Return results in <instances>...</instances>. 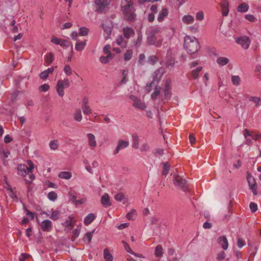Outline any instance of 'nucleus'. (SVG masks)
<instances>
[{
	"label": "nucleus",
	"instance_id": "7c9ffc66",
	"mask_svg": "<svg viewBox=\"0 0 261 261\" xmlns=\"http://www.w3.org/2000/svg\"><path fill=\"white\" fill-rule=\"evenodd\" d=\"M170 90L171 87L170 86V83L166 82L164 90V95L165 99H168L169 97Z\"/></svg>",
	"mask_w": 261,
	"mask_h": 261
},
{
	"label": "nucleus",
	"instance_id": "09e8293b",
	"mask_svg": "<svg viewBox=\"0 0 261 261\" xmlns=\"http://www.w3.org/2000/svg\"><path fill=\"white\" fill-rule=\"evenodd\" d=\"M157 61V57L156 56H150L148 59V62L151 64H154Z\"/></svg>",
	"mask_w": 261,
	"mask_h": 261
},
{
	"label": "nucleus",
	"instance_id": "f03ea898",
	"mask_svg": "<svg viewBox=\"0 0 261 261\" xmlns=\"http://www.w3.org/2000/svg\"><path fill=\"white\" fill-rule=\"evenodd\" d=\"M184 46L187 53L191 55L197 53L200 48L198 40L194 37L188 35H186L185 37Z\"/></svg>",
	"mask_w": 261,
	"mask_h": 261
},
{
	"label": "nucleus",
	"instance_id": "ea45409f",
	"mask_svg": "<svg viewBox=\"0 0 261 261\" xmlns=\"http://www.w3.org/2000/svg\"><path fill=\"white\" fill-rule=\"evenodd\" d=\"M82 109L84 115H88L92 113V109L90 108L89 105L84 106L82 107Z\"/></svg>",
	"mask_w": 261,
	"mask_h": 261
},
{
	"label": "nucleus",
	"instance_id": "5701e85b",
	"mask_svg": "<svg viewBox=\"0 0 261 261\" xmlns=\"http://www.w3.org/2000/svg\"><path fill=\"white\" fill-rule=\"evenodd\" d=\"M133 105L134 107L140 109L142 110H145L146 108L145 104L140 99H138L135 102H134Z\"/></svg>",
	"mask_w": 261,
	"mask_h": 261
},
{
	"label": "nucleus",
	"instance_id": "4c0bfd02",
	"mask_svg": "<svg viewBox=\"0 0 261 261\" xmlns=\"http://www.w3.org/2000/svg\"><path fill=\"white\" fill-rule=\"evenodd\" d=\"M231 81L235 86H239L240 84L241 79L238 75H232L231 76Z\"/></svg>",
	"mask_w": 261,
	"mask_h": 261
},
{
	"label": "nucleus",
	"instance_id": "0e129e2a",
	"mask_svg": "<svg viewBox=\"0 0 261 261\" xmlns=\"http://www.w3.org/2000/svg\"><path fill=\"white\" fill-rule=\"evenodd\" d=\"M225 257V253L224 252L222 251L218 254L217 259L219 261H221L224 259Z\"/></svg>",
	"mask_w": 261,
	"mask_h": 261
},
{
	"label": "nucleus",
	"instance_id": "c9c22d12",
	"mask_svg": "<svg viewBox=\"0 0 261 261\" xmlns=\"http://www.w3.org/2000/svg\"><path fill=\"white\" fill-rule=\"evenodd\" d=\"M170 165L168 164V162H165L163 163V170L162 172V174L163 175L166 176L168 173L169 171L170 170Z\"/></svg>",
	"mask_w": 261,
	"mask_h": 261
},
{
	"label": "nucleus",
	"instance_id": "c756f323",
	"mask_svg": "<svg viewBox=\"0 0 261 261\" xmlns=\"http://www.w3.org/2000/svg\"><path fill=\"white\" fill-rule=\"evenodd\" d=\"M249 6L245 3H242L238 8V11L240 12H246L248 10Z\"/></svg>",
	"mask_w": 261,
	"mask_h": 261
},
{
	"label": "nucleus",
	"instance_id": "69168bd1",
	"mask_svg": "<svg viewBox=\"0 0 261 261\" xmlns=\"http://www.w3.org/2000/svg\"><path fill=\"white\" fill-rule=\"evenodd\" d=\"M61 40V39L58 38H57L56 37L54 36V37H52V39L51 40V42H53V43L55 44L60 45Z\"/></svg>",
	"mask_w": 261,
	"mask_h": 261
},
{
	"label": "nucleus",
	"instance_id": "b1692460",
	"mask_svg": "<svg viewBox=\"0 0 261 261\" xmlns=\"http://www.w3.org/2000/svg\"><path fill=\"white\" fill-rule=\"evenodd\" d=\"M59 146V143L58 140H51L49 143V147L51 150H56Z\"/></svg>",
	"mask_w": 261,
	"mask_h": 261
},
{
	"label": "nucleus",
	"instance_id": "dca6fc26",
	"mask_svg": "<svg viewBox=\"0 0 261 261\" xmlns=\"http://www.w3.org/2000/svg\"><path fill=\"white\" fill-rule=\"evenodd\" d=\"M218 243L220 244L222 248L226 250L228 246L227 239L226 237L222 236L218 239Z\"/></svg>",
	"mask_w": 261,
	"mask_h": 261
},
{
	"label": "nucleus",
	"instance_id": "e433bc0d",
	"mask_svg": "<svg viewBox=\"0 0 261 261\" xmlns=\"http://www.w3.org/2000/svg\"><path fill=\"white\" fill-rule=\"evenodd\" d=\"M54 59V55L52 52H50L46 56H45V61L46 63L50 64L52 63Z\"/></svg>",
	"mask_w": 261,
	"mask_h": 261
},
{
	"label": "nucleus",
	"instance_id": "2f4dec72",
	"mask_svg": "<svg viewBox=\"0 0 261 261\" xmlns=\"http://www.w3.org/2000/svg\"><path fill=\"white\" fill-rule=\"evenodd\" d=\"M154 254L156 257H161L163 255V248L161 245H158L155 249Z\"/></svg>",
	"mask_w": 261,
	"mask_h": 261
},
{
	"label": "nucleus",
	"instance_id": "0eeeda50",
	"mask_svg": "<svg viewBox=\"0 0 261 261\" xmlns=\"http://www.w3.org/2000/svg\"><path fill=\"white\" fill-rule=\"evenodd\" d=\"M95 10L98 13H101L103 12L107 7L109 5V2L108 0H95Z\"/></svg>",
	"mask_w": 261,
	"mask_h": 261
},
{
	"label": "nucleus",
	"instance_id": "bf43d9fd",
	"mask_svg": "<svg viewBox=\"0 0 261 261\" xmlns=\"http://www.w3.org/2000/svg\"><path fill=\"white\" fill-rule=\"evenodd\" d=\"M64 71L67 75H70L71 74V69L69 65H66L64 68Z\"/></svg>",
	"mask_w": 261,
	"mask_h": 261
},
{
	"label": "nucleus",
	"instance_id": "72a5a7b5",
	"mask_svg": "<svg viewBox=\"0 0 261 261\" xmlns=\"http://www.w3.org/2000/svg\"><path fill=\"white\" fill-rule=\"evenodd\" d=\"M202 69V67L199 66L196 69L192 71L191 74L194 79H196L198 77L199 73L201 71Z\"/></svg>",
	"mask_w": 261,
	"mask_h": 261
},
{
	"label": "nucleus",
	"instance_id": "3c124183",
	"mask_svg": "<svg viewBox=\"0 0 261 261\" xmlns=\"http://www.w3.org/2000/svg\"><path fill=\"white\" fill-rule=\"evenodd\" d=\"M174 64H175L174 59L172 57L169 58L166 61V65L168 67H169V66L172 67L174 66Z\"/></svg>",
	"mask_w": 261,
	"mask_h": 261
},
{
	"label": "nucleus",
	"instance_id": "7ed1b4c3",
	"mask_svg": "<svg viewBox=\"0 0 261 261\" xmlns=\"http://www.w3.org/2000/svg\"><path fill=\"white\" fill-rule=\"evenodd\" d=\"M159 30L158 28L152 27L148 29L147 32L146 42L149 45H153L156 47L161 46L162 41H158L156 35L159 33Z\"/></svg>",
	"mask_w": 261,
	"mask_h": 261
},
{
	"label": "nucleus",
	"instance_id": "cd10ccee",
	"mask_svg": "<svg viewBox=\"0 0 261 261\" xmlns=\"http://www.w3.org/2000/svg\"><path fill=\"white\" fill-rule=\"evenodd\" d=\"M229 62V59L225 57H219L217 59V63L221 66H224L228 64Z\"/></svg>",
	"mask_w": 261,
	"mask_h": 261
},
{
	"label": "nucleus",
	"instance_id": "39448f33",
	"mask_svg": "<svg viewBox=\"0 0 261 261\" xmlns=\"http://www.w3.org/2000/svg\"><path fill=\"white\" fill-rule=\"evenodd\" d=\"M70 86L69 80L64 79L63 80H59L57 84L56 90L58 95L62 97L64 95V89L67 88Z\"/></svg>",
	"mask_w": 261,
	"mask_h": 261
},
{
	"label": "nucleus",
	"instance_id": "2eb2a0df",
	"mask_svg": "<svg viewBox=\"0 0 261 261\" xmlns=\"http://www.w3.org/2000/svg\"><path fill=\"white\" fill-rule=\"evenodd\" d=\"M123 33L125 38L128 39L131 36L135 34L134 30L130 27H125L123 29Z\"/></svg>",
	"mask_w": 261,
	"mask_h": 261
},
{
	"label": "nucleus",
	"instance_id": "6ab92c4d",
	"mask_svg": "<svg viewBox=\"0 0 261 261\" xmlns=\"http://www.w3.org/2000/svg\"><path fill=\"white\" fill-rule=\"evenodd\" d=\"M168 11L167 8H163L162 11L159 13L158 17V21L159 22L162 21L164 18L168 15Z\"/></svg>",
	"mask_w": 261,
	"mask_h": 261
},
{
	"label": "nucleus",
	"instance_id": "f8f14e48",
	"mask_svg": "<svg viewBox=\"0 0 261 261\" xmlns=\"http://www.w3.org/2000/svg\"><path fill=\"white\" fill-rule=\"evenodd\" d=\"M248 182L250 189L252 190V193L254 195L257 194L256 185L254 179L252 177H248L247 178Z\"/></svg>",
	"mask_w": 261,
	"mask_h": 261
},
{
	"label": "nucleus",
	"instance_id": "393cba45",
	"mask_svg": "<svg viewBox=\"0 0 261 261\" xmlns=\"http://www.w3.org/2000/svg\"><path fill=\"white\" fill-rule=\"evenodd\" d=\"M58 176L61 178L69 179L71 177L72 174L69 171H62L59 174Z\"/></svg>",
	"mask_w": 261,
	"mask_h": 261
},
{
	"label": "nucleus",
	"instance_id": "13d9d810",
	"mask_svg": "<svg viewBox=\"0 0 261 261\" xmlns=\"http://www.w3.org/2000/svg\"><path fill=\"white\" fill-rule=\"evenodd\" d=\"M249 207L250 208L251 211L252 213L255 212L257 210V205L256 203L254 202H251L249 204Z\"/></svg>",
	"mask_w": 261,
	"mask_h": 261
},
{
	"label": "nucleus",
	"instance_id": "c85d7f7f",
	"mask_svg": "<svg viewBox=\"0 0 261 261\" xmlns=\"http://www.w3.org/2000/svg\"><path fill=\"white\" fill-rule=\"evenodd\" d=\"M133 147L135 149H138L139 144V137L137 135H133Z\"/></svg>",
	"mask_w": 261,
	"mask_h": 261
},
{
	"label": "nucleus",
	"instance_id": "e2e57ef3",
	"mask_svg": "<svg viewBox=\"0 0 261 261\" xmlns=\"http://www.w3.org/2000/svg\"><path fill=\"white\" fill-rule=\"evenodd\" d=\"M245 245V242L241 238H238L237 245L239 248H242Z\"/></svg>",
	"mask_w": 261,
	"mask_h": 261
},
{
	"label": "nucleus",
	"instance_id": "ddd939ff",
	"mask_svg": "<svg viewBox=\"0 0 261 261\" xmlns=\"http://www.w3.org/2000/svg\"><path fill=\"white\" fill-rule=\"evenodd\" d=\"M221 7L222 9V15L224 16H227L229 13V3L227 0H222Z\"/></svg>",
	"mask_w": 261,
	"mask_h": 261
},
{
	"label": "nucleus",
	"instance_id": "f3484780",
	"mask_svg": "<svg viewBox=\"0 0 261 261\" xmlns=\"http://www.w3.org/2000/svg\"><path fill=\"white\" fill-rule=\"evenodd\" d=\"M102 28L103 29L105 34L104 37L106 39H108L109 38L111 34L112 28L110 25H105L104 24H102Z\"/></svg>",
	"mask_w": 261,
	"mask_h": 261
},
{
	"label": "nucleus",
	"instance_id": "de8ad7c7",
	"mask_svg": "<svg viewBox=\"0 0 261 261\" xmlns=\"http://www.w3.org/2000/svg\"><path fill=\"white\" fill-rule=\"evenodd\" d=\"M89 32V29L86 27H82L80 29V32L79 33L80 36H86Z\"/></svg>",
	"mask_w": 261,
	"mask_h": 261
},
{
	"label": "nucleus",
	"instance_id": "a18cd8bd",
	"mask_svg": "<svg viewBox=\"0 0 261 261\" xmlns=\"http://www.w3.org/2000/svg\"><path fill=\"white\" fill-rule=\"evenodd\" d=\"M122 243L123 244L125 249L127 252L130 253L134 255H137V253H135L133 251L132 249L130 248L128 244H127L124 241H123Z\"/></svg>",
	"mask_w": 261,
	"mask_h": 261
},
{
	"label": "nucleus",
	"instance_id": "20e7f679",
	"mask_svg": "<svg viewBox=\"0 0 261 261\" xmlns=\"http://www.w3.org/2000/svg\"><path fill=\"white\" fill-rule=\"evenodd\" d=\"M27 163L28 167L25 164H19L17 167V174L21 176H25L28 173H32V170L34 168V164L31 160H28Z\"/></svg>",
	"mask_w": 261,
	"mask_h": 261
},
{
	"label": "nucleus",
	"instance_id": "4d7b16f0",
	"mask_svg": "<svg viewBox=\"0 0 261 261\" xmlns=\"http://www.w3.org/2000/svg\"><path fill=\"white\" fill-rule=\"evenodd\" d=\"M49 88V86L47 84H44L43 85H42L39 87V90L42 92H46V91H48Z\"/></svg>",
	"mask_w": 261,
	"mask_h": 261
},
{
	"label": "nucleus",
	"instance_id": "a19ab883",
	"mask_svg": "<svg viewBox=\"0 0 261 261\" xmlns=\"http://www.w3.org/2000/svg\"><path fill=\"white\" fill-rule=\"evenodd\" d=\"M133 55V51L132 50H127L125 53L124 55V59L126 61H129L131 59Z\"/></svg>",
	"mask_w": 261,
	"mask_h": 261
},
{
	"label": "nucleus",
	"instance_id": "9d476101",
	"mask_svg": "<svg viewBox=\"0 0 261 261\" xmlns=\"http://www.w3.org/2000/svg\"><path fill=\"white\" fill-rule=\"evenodd\" d=\"M40 227L43 231H50L52 229V222L49 220H45L42 222Z\"/></svg>",
	"mask_w": 261,
	"mask_h": 261
},
{
	"label": "nucleus",
	"instance_id": "8fccbe9b",
	"mask_svg": "<svg viewBox=\"0 0 261 261\" xmlns=\"http://www.w3.org/2000/svg\"><path fill=\"white\" fill-rule=\"evenodd\" d=\"M23 208L24 211L27 212V215L28 216L31 218V219H34L35 217V213H33L28 210L25 206L24 204H23Z\"/></svg>",
	"mask_w": 261,
	"mask_h": 261
},
{
	"label": "nucleus",
	"instance_id": "338daca9",
	"mask_svg": "<svg viewBox=\"0 0 261 261\" xmlns=\"http://www.w3.org/2000/svg\"><path fill=\"white\" fill-rule=\"evenodd\" d=\"M196 19L199 20H202L204 18L203 13L202 11L198 12L196 14Z\"/></svg>",
	"mask_w": 261,
	"mask_h": 261
},
{
	"label": "nucleus",
	"instance_id": "f257e3e1",
	"mask_svg": "<svg viewBox=\"0 0 261 261\" xmlns=\"http://www.w3.org/2000/svg\"><path fill=\"white\" fill-rule=\"evenodd\" d=\"M122 5L121 9L124 19L129 22L134 21L136 18L137 15L132 0H124V2H122Z\"/></svg>",
	"mask_w": 261,
	"mask_h": 261
},
{
	"label": "nucleus",
	"instance_id": "c03bdc74",
	"mask_svg": "<svg viewBox=\"0 0 261 261\" xmlns=\"http://www.w3.org/2000/svg\"><path fill=\"white\" fill-rule=\"evenodd\" d=\"M69 218L70 220H66L64 223V225H65V227H66L67 228H68L70 230L73 228V225L72 222L71 218L70 217H69Z\"/></svg>",
	"mask_w": 261,
	"mask_h": 261
},
{
	"label": "nucleus",
	"instance_id": "4468645a",
	"mask_svg": "<svg viewBox=\"0 0 261 261\" xmlns=\"http://www.w3.org/2000/svg\"><path fill=\"white\" fill-rule=\"evenodd\" d=\"M88 139V144L90 147L94 148L96 146L97 143L95 136L92 133H89L87 135Z\"/></svg>",
	"mask_w": 261,
	"mask_h": 261
},
{
	"label": "nucleus",
	"instance_id": "1a4fd4ad",
	"mask_svg": "<svg viewBox=\"0 0 261 261\" xmlns=\"http://www.w3.org/2000/svg\"><path fill=\"white\" fill-rule=\"evenodd\" d=\"M129 142L123 140H119L118 143V145L114 152V154H117L120 150L125 148L128 146Z\"/></svg>",
	"mask_w": 261,
	"mask_h": 261
},
{
	"label": "nucleus",
	"instance_id": "5fc2aeb1",
	"mask_svg": "<svg viewBox=\"0 0 261 261\" xmlns=\"http://www.w3.org/2000/svg\"><path fill=\"white\" fill-rule=\"evenodd\" d=\"M115 199L119 202L122 201L124 199V195L121 193H119L115 195Z\"/></svg>",
	"mask_w": 261,
	"mask_h": 261
},
{
	"label": "nucleus",
	"instance_id": "9b49d317",
	"mask_svg": "<svg viewBox=\"0 0 261 261\" xmlns=\"http://www.w3.org/2000/svg\"><path fill=\"white\" fill-rule=\"evenodd\" d=\"M163 74V69L162 68H160L154 71L153 74V80L152 82L153 83L156 82L158 84L162 78Z\"/></svg>",
	"mask_w": 261,
	"mask_h": 261
},
{
	"label": "nucleus",
	"instance_id": "aec40b11",
	"mask_svg": "<svg viewBox=\"0 0 261 261\" xmlns=\"http://www.w3.org/2000/svg\"><path fill=\"white\" fill-rule=\"evenodd\" d=\"M73 117L74 120L80 122L83 118L81 110L76 109L73 114Z\"/></svg>",
	"mask_w": 261,
	"mask_h": 261
},
{
	"label": "nucleus",
	"instance_id": "423d86ee",
	"mask_svg": "<svg viewBox=\"0 0 261 261\" xmlns=\"http://www.w3.org/2000/svg\"><path fill=\"white\" fill-rule=\"evenodd\" d=\"M174 184L185 192L187 191L188 190L187 181L185 179L178 175L174 177Z\"/></svg>",
	"mask_w": 261,
	"mask_h": 261
},
{
	"label": "nucleus",
	"instance_id": "774afa93",
	"mask_svg": "<svg viewBox=\"0 0 261 261\" xmlns=\"http://www.w3.org/2000/svg\"><path fill=\"white\" fill-rule=\"evenodd\" d=\"M30 256V255L27 253H22L19 258V261H25V260Z\"/></svg>",
	"mask_w": 261,
	"mask_h": 261
},
{
	"label": "nucleus",
	"instance_id": "412c9836",
	"mask_svg": "<svg viewBox=\"0 0 261 261\" xmlns=\"http://www.w3.org/2000/svg\"><path fill=\"white\" fill-rule=\"evenodd\" d=\"M94 231L95 230H93L92 231L87 232L83 238V241L88 244H90Z\"/></svg>",
	"mask_w": 261,
	"mask_h": 261
},
{
	"label": "nucleus",
	"instance_id": "052dcab7",
	"mask_svg": "<svg viewBox=\"0 0 261 261\" xmlns=\"http://www.w3.org/2000/svg\"><path fill=\"white\" fill-rule=\"evenodd\" d=\"M245 18L250 22H254L256 19L252 14H247L245 16Z\"/></svg>",
	"mask_w": 261,
	"mask_h": 261
},
{
	"label": "nucleus",
	"instance_id": "6e6d98bb",
	"mask_svg": "<svg viewBox=\"0 0 261 261\" xmlns=\"http://www.w3.org/2000/svg\"><path fill=\"white\" fill-rule=\"evenodd\" d=\"M60 45L61 46L69 47L70 45V42L67 40L61 39Z\"/></svg>",
	"mask_w": 261,
	"mask_h": 261
},
{
	"label": "nucleus",
	"instance_id": "4be33fe9",
	"mask_svg": "<svg viewBox=\"0 0 261 261\" xmlns=\"http://www.w3.org/2000/svg\"><path fill=\"white\" fill-rule=\"evenodd\" d=\"M95 219V216L93 213L89 214L84 220V224L88 225L91 223Z\"/></svg>",
	"mask_w": 261,
	"mask_h": 261
},
{
	"label": "nucleus",
	"instance_id": "58836bf2",
	"mask_svg": "<svg viewBox=\"0 0 261 261\" xmlns=\"http://www.w3.org/2000/svg\"><path fill=\"white\" fill-rule=\"evenodd\" d=\"M137 35H138V37H137V40L134 41L135 45H141L142 41L143 35H142L141 32H140V31L137 34Z\"/></svg>",
	"mask_w": 261,
	"mask_h": 261
},
{
	"label": "nucleus",
	"instance_id": "79ce46f5",
	"mask_svg": "<svg viewBox=\"0 0 261 261\" xmlns=\"http://www.w3.org/2000/svg\"><path fill=\"white\" fill-rule=\"evenodd\" d=\"M60 213L59 211H53L50 216V218L53 220H57L59 218Z\"/></svg>",
	"mask_w": 261,
	"mask_h": 261
},
{
	"label": "nucleus",
	"instance_id": "37998d69",
	"mask_svg": "<svg viewBox=\"0 0 261 261\" xmlns=\"http://www.w3.org/2000/svg\"><path fill=\"white\" fill-rule=\"evenodd\" d=\"M249 100L255 103L256 107H258L261 105V99L259 97L251 96L249 98Z\"/></svg>",
	"mask_w": 261,
	"mask_h": 261
},
{
	"label": "nucleus",
	"instance_id": "6e6552de",
	"mask_svg": "<svg viewBox=\"0 0 261 261\" xmlns=\"http://www.w3.org/2000/svg\"><path fill=\"white\" fill-rule=\"evenodd\" d=\"M236 42L238 44H240L242 47L245 49H247L250 44V41L249 37L246 36L238 38L236 39Z\"/></svg>",
	"mask_w": 261,
	"mask_h": 261
},
{
	"label": "nucleus",
	"instance_id": "f704fd0d",
	"mask_svg": "<svg viewBox=\"0 0 261 261\" xmlns=\"http://www.w3.org/2000/svg\"><path fill=\"white\" fill-rule=\"evenodd\" d=\"M137 216V212L135 209L132 210L129 213L126 215V218L128 220H133Z\"/></svg>",
	"mask_w": 261,
	"mask_h": 261
},
{
	"label": "nucleus",
	"instance_id": "49530a36",
	"mask_svg": "<svg viewBox=\"0 0 261 261\" xmlns=\"http://www.w3.org/2000/svg\"><path fill=\"white\" fill-rule=\"evenodd\" d=\"M48 198L51 201H55L57 198V194L54 191L50 192L47 195Z\"/></svg>",
	"mask_w": 261,
	"mask_h": 261
},
{
	"label": "nucleus",
	"instance_id": "a878e982",
	"mask_svg": "<svg viewBox=\"0 0 261 261\" xmlns=\"http://www.w3.org/2000/svg\"><path fill=\"white\" fill-rule=\"evenodd\" d=\"M194 20L193 16L190 15H185L182 18L183 22L187 24L192 23Z\"/></svg>",
	"mask_w": 261,
	"mask_h": 261
},
{
	"label": "nucleus",
	"instance_id": "473e14b6",
	"mask_svg": "<svg viewBox=\"0 0 261 261\" xmlns=\"http://www.w3.org/2000/svg\"><path fill=\"white\" fill-rule=\"evenodd\" d=\"M104 258L106 261H112L113 257L112 254L110 253L108 249H106L104 250Z\"/></svg>",
	"mask_w": 261,
	"mask_h": 261
},
{
	"label": "nucleus",
	"instance_id": "bb28decb",
	"mask_svg": "<svg viewBox=\"0 0 261 261\" xmlns=\"http://www.w3.org/2000/svg\"><path fill=\"white\" fill-rule=\"evenodd\" d=\"M86 45V41L77 42L75 44V48L78 51H82L85 48Z\"/></svg>",
	"mask_w": 261,
	"mask_h": 261
},
{
	"label": "nucleus",
	"instance_id": "603ef678",
	"mask_svg": "<svg viewBox=\"0 0 261 261\" xmlns=\"http://www.w3.org/2000/svg\"><path fill=\"white\" fill-rule=\"evenodd\" d=\"M80 230L81 226H77L76 228L74 229L72 232L73 237L74 238L78 237L80 233Z\"/></svg>",
	"mask_w": 261,
	"mask_h": 261
},
{
	"label": "nucleus",
	"instance_id": "a211bd4d",
	"mask_svg": "<svg viewBox=\"0 0 261 261\" xmlns=\"http://www.w3.org/2000/svg\"><path fill=\"white\" fill-rule=\"evenodd\" d=\"M101 203L105 207L111 206V204L110 202L109 196L108 194H105L102 196L101 198Z\"/></svg>",
	"mask_w": 261,
	"mask_h": 261
},
{
	"label": "nucleus",
	"instance_id": "864d4df0",
	"mask_svg": "<svg viewBox=\"0 0 261 261\" xmlns=\"http://www.w3.org/2000/svg\"><path fill=\"white\" fill-rule=\"evenodd\" d=\"M160 88H158L156 87L155 88V90L154 92L151 94V98L153 100L155 99L157 96H158L160 94Z\"/></svg>",
	"mask_w": 261,
	"mask_h": 261
},
{
	"label": "nucleus",
	"instance_id": "680f3d73",
	"mask_svg": "<svg viewBox=\"0 0 261 261\" xmlns=\"http://www.w3.org/2000/svg\"><path fill=\"white\" fill-rule=\"evenodd\" d=\"M145 59V56L143 54L139 55V60L138 61V64L140 65H144V61Z\"/></svg>",
	"mask_w": 261,
	"mask_h": 261
}]
</instances>
